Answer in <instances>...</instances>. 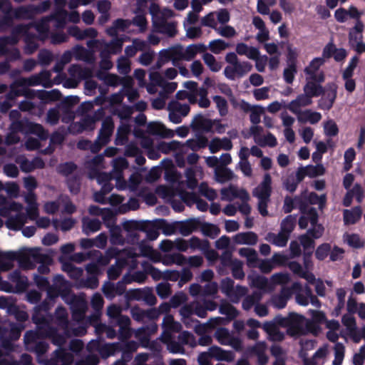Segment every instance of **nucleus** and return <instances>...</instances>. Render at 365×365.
<instances>
[{
    "label": "nucleus",
    "instance_id": "obj_1",
    "mask_svg": "<svg viewBox=\"0 0 365 365\" xmlns=\"http://www.w3.org/2000/svg\"><path fill=\"white\" fill-rule=\"evenodd\" d=\"M50 310L48 302L43 301L34 309V313L32 316L33 322L36 324V331H28L24 334V343L29 341H34L36 339L50 338L52 342L59 346L66 343V338L70 337L71 334L75 336H82L86 333V329L83 327L74 328L69 334H66L64 330L63 334H58L56 329L52 327L46 318L45 314Z\"/></svg>",
    "mask_w": 365,
    "mask_h": 365
},
{
    "label": "nucleus",
    "instance_id": "obj_2",
    "mask_svg": "<svg viewBox=\"0 0 365 365\" xmlns=\"http://www.w3.org/2000/svg\"><path fill=\"white\" fill-rule=\"evenodd\" d=\"M61 93L57 89L51 91L34 90L24 88V112L40 117L43 113L46 101H58Z\"/></svg>",
    "mask_w": 365,
    "mask_h": 365
},
{
    "label": "nucleus",
    "instance_id": "obj_3",
    "mask_svg": "<svg viewBox=\"0 0 365 365\" xmlns=\"http://www.w3.org/2000/svg\"><path fill=\"white\" fill-rule=\"evenodd\" d=\"M55 8L48 16L42 18L36 24V29L40 33L46 34L48 31L63 29L66 24L68 11L64 9L66 0H54Z\"/></svg>",
    "mask_w": 365,
    "mask_h": 365
},
{
    "label": "nucleus",
    "instance_id": "obj_4",
    "mask_svg": "<svg viewBox=\"0 0 365 365\" xmlns=\"http://www.w3.org/2000/svg\"><path fill=\"white\" fill-rule=\"evenodd\" d=\"M139 347V344L135 341L127 342L108 343L99 348V354L103 359L121 354V358L118 359L113 365H126L133 358V354Z\"/></svg>",
    "mask_w": 365,
    "mask_h": 365
},
{
    "label": "nucleus",
    "instance_id": "obj_5",
    "mask_svg": "<svg viewBox=\"0 0 365 365\" xmlns=\"http://www.w3.org/2000/svg\"><path fill=\"white\" fill-rule=\"evenodd\" d=\"M38 339L34 341H29L27 343H24V345L29 346L30 342H35L34 346L33 347L34 351L37 354L38 361L41 364L45 365H72L73 362V356L71 353L68 352L65 349H57L53 351V356L50 359L43 360L41 358L47 351L48 345L47 343L43 341H36Z\"/></svg>",
    "mask_w": 365,
    "mask_h": 365
},
{
    "label": "nucleus",
    "instance_id": "obj_6",
    "mask_svg": "<svg viewBox=\"0 0 365 365\" xmlns=\"http://www.w3.org/2000/svg\"><path fill=\"white\" fill-rule=\"evenodd\" d=\"M107 315L110 319L109 323L118 327L120 342L128 341V339L133 334L130 319L128 316L122 315L121 308L116 304H112L107 308Z\"/></svg>",
    "mask_w": 365,
    "mask_h": 365
},
{
    "label": "nucleus",
    "instance_id": "obj_7",
    "mask_svg": "<svg viewBox=\"0 0 365 365\" xmlns=\"http://www.w3.org/2000/svg\"><path fill=\"white\" fill-rule=\"evenodd\" d=\"M228 65L224 69L225 76L234 81L247 75L252 69V65L249 61H240L234 52L227 53L225 57Z\"/></svg>",
    "mask_w": 365,
    "mask_h": 365
},
{
    "label": "nucleus",
    "instance_id": "obj_8",
    "mask_svg": "<svg viewBox=\"0 0 365 365\" xmlns=\"http://www.w3.org/2000/svg\"><path fill=\"white\" fill-rule=\"evenodd\" d=\"M138 254L131 249H124L119 257L117 258L115 264L111 265L108 271V277L110 280L116 279L122 273L123 268L130 262V267L135 269L137 267L136 258Z\"/></svg>",
    "mask_w": 365,
    "mask_h": 365
},
{
    "label": "nucleus",
    "instance_id": "obj_9",
    "mask_svg": "<svg viewBox=\"0 0 365 365\" xmlns=\"http://www.w3.org/2000/svg\"><path fill=\"white\" fill-rule=\"evenodd\" d=\"M37 187V182L32 176L24 177V187L27 190L26 195L24 194V202L27 203L26 208V215L31 220H35L38 216V203L36 196L34 190Z\"/></svg>",
    "mask_w": 365,
    "mask_h": 365
},
{
    "label": "nucleus",
    "instance_id": "obj_10",
    "mask_svg": "<svg viewBox=\"0 0 365 365\" xmlns=\"http://www.w3.org/2000/svg\"><path fill=\"white\" fill-rule=\"evenodd\" d=\"M0 11L4 14L0 19V32H4L11 27L14 19H23V6H19L14 11L10 2L0 1Z\"/></svg>",
    "mask_w": 365,
    "mask_h": 365
},
{
    "label": "nucleus",
    "instance_id": "obj_11",
    "mask_svg": "<svg viewBox=\"0 0 365 365\" xmlns=\"http://www.w3.org/2000/svg\"><path fill=\"white\" fill-rule=\"evenodd\" d=\"M314 322L307 319L304 316L290 313V323L287 333L294 336L305 335L312 330Z\"/></svg>",
    "mask_w": 365,
    "mask_h": 365
},
{
    "label": "nucleus",
    "instance_id": "obj_12",
    "mask_svg": "<svg viewBox=\"0 0 365 365\" xmlns=\"http://www.w3.org/2000/svg\"><path fill=\"white\" fill-rule=\"evenodd\" d=\"M302 285L299 282H294L290 287H283L280 292L272 295L270 304L278 309L286 307L287 301L291 298L294 291H300Z\"/></svg>",
    "mask_w": 365,
    "mask_h": 365
},
{
    "label": "nucleus",
    "instance_id": "obj_13",
    "mask_svg": "<svg viewBox=\"0 0 365 365\" xmlns=\"http://www.w3.org/2000/svg\"><path fill=\"white\" fill-rule=\"evenodd\" d=\"M123 227L125 230L131 233L134 232H138L139 234L140 232H145V239L149 240H156L160 235L157 228L145 222L128 221L124 223Z\"/></svg>",
    "mask_w": 365,
    "mask_h": 365
},
{
    "label": "nucleus",
    "instance_id": "obj_14",
    "mask_svg": "<svg viewBox=\"0 0 365 365\" xmlns=\"http://www.w3.org/2000/svg\"><path fill=\"white\" fill-rule=\"evenodd\" d=\"M114 123L111 117H106L102 122L98 137L95 140L94 151H100L110 140L113 133Z\"/></svg>",
    "mask_w": 365,
    "mask_h": 365
},
{
    "label": "nucleus",
    "instance_id": "obj_15",
    "mask_svg": "<svg viewBox=\"0 0 365 365\" xmlns=\"http://www.w3.org/2000/svg\"><path fill=\"white\" fill-rule=\"evenodd\" d=\"M18 262L19 269H23V247L19 249L18 252H0V270L6 272L11 269L14 262Z\"/></svg>",
    "mask_w": 365,
    "mask_h": 365
},
{
    "label": "nucleus",
    "instance_id": "obj_16",
    "mask_svg": "<svg viewBox=\"0 0 365 365\" xmlns=\"http://www.w3.org/2000/svg\"><path fill=\"white\" fill-rule=\"evenodd\" d=\"M185 88L188 90V93L194 94L196 98H198L197 104L200 108H207L210 106V101L207 98L208 91L205 87H198L195 81H188L183 83Z\"/></svg>",
    "mask_w": 365,
    "mask_h": 365
},
{
    "label": "nucleus",
    "instance_id": "obj_17",
    "mask_svg": "<svg viewBox=\"0 0 365 365\" xmlns=\"http://www.w3.org/2000/svg\"><path fill=\"white\" fill-rule=\"evenodd\" d=\"M68 289L67 282L62 275H56L53 279V283L48 289V299L44 301L48 302L50 309L53 306L56 298Z\"/></svg>",
    "mask_w": 365,
    "mask_h": 365
},
{
    "label": "nucleus",
    "instance_id": "obj_18",
    "mask_svg": "<svg viewBox=\"0 0 365 365\" xmlns=\"http://www.w3.org/2000/svg\"><path fill=\"white\" fill-rule=\"evenodd\" d=\"M154 31L163 34L168 38H173L178 34V22L168 21L165 18H160L153 21Z\"/></svg>",
    "mask_w": 365,
    "mask_h": 365
},
{
    "label": "nucleus",
    "instance_id": "obj_19",
    "mask_svg": "<svg viewBox=\"0 0 365 365\" xmlns=\"http://www.w3.org/2000/svg\"><path fill=\"white\" fill-rule=\"evenodd\" d=\"M128 294L130 299L143 301L149 306H153L157 303V298L151 287H145L143 289H131Z\"/></svg>",
    "mask_w": 365,
    "mask_h": 365
},
{
    "label": "nucleus",
    "instance_id": "obj_20",
    "mask_svg": "<svg viewBox=\"0 0 365 365\" xmlns=\"http://www.w3.org/2000/svg\"><path fill=\"white\" fill-rule=\"evenodd\" d=\"M38 23V21L29 24H24V43L26 45L24 46V53L31 54L34 53L37 48L38 47V36L36 34L33 35L31 38H29L30 34V30L34 29L36 31L38 32V34L47 36L48 33L51 31H48L46 34L40 33L36 29V24Z\"/></svg>",
    "mask_w": 365,
    "mask_h": 365
},
{
    "label": "nucleus",
    "instance_id": "obj_21",
    "mask_svg": "<svg viewBox=\"0 0 365 365\" xmlns=\"http://www.w3.org/2000/svg\"><path fill=\"white\" fill-rule=\"evenodd\" d=\"M101 290L105 297L110 300L116 296L123 294L126 290L125 277L117 283H113L110 281L106 282L102 286Z\"/></svg>",
    "mask_w": 365,
    "mask_h": 365
},
{
    "label": "nucleus",
    "instance_id": "obj_22",
    "mask_svg": "<svg viewBox=\"0 0 365 365\" xmlns=\"http://www.w3.org/2000/svg\"><path fill=\"white\" fill-rule=\"evenodd\" d=\"M325 61L323 58H314L304 68V73L307 75L306 78L315 80L318 83H323L325 80L323 71H319V68L324 63Z\"/></svg>",
    "mask_w": 365,
    "mask_h": 365
},
{
    "label": "nucleus",
    "instance_id": "obj_23",
    "mask_svg": "<svg viewBox=\"0 0 365 365\" xmlns=\"http://www.w3.org/2000/svg\"><path fill=\"white\" fill-rule=\"evenodd\" d=\"M68 303L71 305L73 319L76 322L82 321L85 317L87 309V302L86 300L73 294L69 297Z\"/></svg>",
    "mask_w": 365,
    "mask_h": 365
},
{
    "label": "nucleus",
    "instance_id": "obj_24",
    "mask_svg": "<svg viewBox=\"0 0 365 365\" xmlns=\"http://www.w3.org/2000/svg\"><path fill=\"white\" fill-rule=\"evenodd\" d=\"M17 35H23V23L19 24L12 31L10 36L0 37V55L6 56L9 53L8 46L16 45L18 41Z\"/></svg>",
    "mask_w": 365,
    "mask_h": 365
},
{
    "label": "nucleus",
    "instance_id": "obj_25",
    "mask_svg": "<svg viewBox=\"0 0 365 365\" xmlns=\"http://www.w3.org/2000/svg\"><path fill=\"white\" fill-rule=\"evenodd\" d=\"M51 76V73L50 71H43L29 78H24V88H29V86L38 85H41L45 88H50L53 86Z\"/></svg>",
    "mask_w": 365,
    "mask_h": 365
},
{
    "label": "nucleus",
    "instance_id": "obj_26",
    "mask_svg": "<svg viewBox=\"0 0 365 365\" xmlns=\"http://www.w3.org/2000/svg\"><path fill=\"white\" fill-rule=\"evenodd\" d=\"M47 256L41 252L40 249L24 247V269H33L36 264L45 262Z\"/></svg>",
    "mask_w": 365,
    "mask_h": 365
},
{
    "label": "nucleus",
    "instance_id": "obj_27",
    "mask_svg": "<svg viewBox=\"0 0 365 365\" xmlns=\"http://www.w3.org/2000/svg\"><path fill=\"white\" fill-rule=\"evenodd\" d=\"M336 86L334 83H329L327 85L324 93L318 101V107L320 109L329 110H330L336 98Z\"/></svg>",
    "mask_w": 365,
    "mask_h": 365
},
{
    "label": "nucleus",
    "instance_id": "obj_28",
    "mask_svg": "<svg viewBox=\"0 0 365 365\" xmlns=\"http://www.w3.org/2000/svg\"><path fill=\"white\" fill-rule=\"evenodd\" d=\"M216 120H212L211 119L205 118L202 114H197L190 123V128L194 131H202L205 133H210L212 131V127L215 125Z\"/></svg>",
    "mask_w": 365,
    "mask_h": 365
},
{
    "label": "nucleus",
    "instance_id": "obj_29",
    "mask_svg": "<svg viewBox=\"0 0 365 365\" xmlns=\"http://www.w3.org/2000/svg\"><path fill=\"white\" fill-rule=\"evenodd\" d=\"M130 241L133 244H138L139 249L140 251V255L144 257H148L152 259L154 262H158V259H155L154 255L155 253L151 246L147 244L145 239L140 240V235L138 232H130Z\"/></svg>",
    "mask_w": 365,
    "mask_h": 365
},
{
    "label": "nucleus",
    "instance_id": "obj_30",
    "mask_svg": "<svg viewBox=\"0 0 365 365\" xmlns=\"http://www.w3.org/2000/svg\"><path fill=\"white\" fill-rule=\"evenodd\" d=\"M312 99L309 96L304 93L299 94L292 100L289 103L284 105V108L296 114L302 110V108L309 106L312 103Z\"/></svg>",
    "mask_w": 365,
    "mask_h": 365
},
{
    "label": "nucleus",
    "instance_id": "obj_31",
    "mask_svg": "<svg viewBox=\"0 0 365 365\" xmlns=\"http://www.w3.org/2000/svg\"><path fill=\"white\" fill-rule=\"evenodd\" d=\"M272 178L269 174L267 173L263 178L261 183L255 188L253 195L257 199H270L272 192Z\"/></svg>",
    "mask_w": 365,
    "mask_h": 365
},
{
    "label": "nucleus",
    "instance_id": "obj_32",
    "mask_svg": "<svg viewBox=\"0 0 365 365\" xmlns=\"http://www.w3.org/2000/svg\"><path fill=\"white\" fill-rule=\"evenodd\" d=\"M96 127V122L91 115L83 116L80 121L73 123L70 126V130L73 133H82L84 130H93Z\"/></svg>",
    "mask_w": 365,
    "mask_h": 365
},
{
    "label": "nucleus",
    "instance_id": "obj_33",
    "mask_svg": "<svg viewBox=\"0 0 365 365\" xmlns=\"http://www.w3.org/2000/svg\"><path fill=\"white\" fill-rule=\"evenodd\" d=\"M183 51L184 48L180 45L175 47H172L168 50H165L164 52L160 53V57L161 58H165V61L171 60L173 61V66H178L180 61L185 60V54Z\"/></svg>",
    "mask_w": 365,
    "mask_h": 365
},
{
    "label": "nucleus",
    "instance_id": "obj_34",
    "mask_svg": "<svg viewBox=\"0 0 365 365\" xmlns=\"http://www.w3.org/2000/svg\"><path fill=\"white\" fill-rule=\"evenodd\" d=\"M148 133L153 135H159L163 138H171L175 135L174 130L167 128L166 126L159 122L150 123L147 126Z\"/></svg>",
    "mask_w": 365,
    "mask_h": 365
},
{
    "label": "nucleus",
    "instance_id": "obj_35",
    "mask_svg": "<svg viewBox=\"0 0 365 365\" xmlns=\"http://www.w3.org/2000/svg\"><path fill=\"white\" fill-rule=\"evenodd\" d=\"M200 225L197 218H190L185 221L177 222L178 232L183 236H188L197 230Z\"/></svg>",
    "mask_w": 365,
    "mask_h": 365
},
{
    "label": "nucleus",
    "instance_id": "obj_36",
    "mask_svg": "<svg viewBox=\"0 0 365 365\" xmlns=\"http://www.w3.org/2000/svg\"><path fill=\"white\" fill-rule=\"evenodd\" d=\"M68 34L74 37L76 39L80 41L86 38H94L98 35V31L94 28H87L81 30L77 26H71L68 28Z\"/></svg>",
    "mask_w": 365,
    "mask_h": 365
},
{
    "label": "nucleus",
    "instance_id": "obj_37",
    "mask_svg": "<svg viewBox=\"0 0 365 365\" xmlns=\"http://www.w3.org/2000/svg\"><path fill=\"white\" fill-rule=\"evenodd\" d=\"M24 133L36 135L41 140H46L48 137V131L41 124L26 119H24Z\"/></svg>",
    "mask_w": 365,
    "mask_h": 365
},
{
    "label": "nucleus",
    "instance_id": "obj_38",
    "mask_svg": "<svg viewBox=\"0 0 365 365\" xmlns=\"http://www.w3.org/2000/svg\"><path fill=\"white\" fill-rule=\"evenodd\" d=\"M307 83L304 86V93L310 96L312 99L313 97H318L324 93V88L320 85L315 80L311 78H306Z\"/></svg>",
    "mask_w": 365,
    "mask_h": 365
},
{
    "label": "nucleus",
    "instance_id": "obj_39",
    "mask_svg": "<svg viewBox=\"0 0 365 365\" xmlns=\"http://www.w3.org/2000/svg\"><path fill=\"white\" fill-rule=\"evenodd\" d=\"M262 328L272 341H281L284 339V334L279 330L278 326L273 322H264Z\"/></svg>",
    "mask_w": 365,
    "mask_h": 365
},
{
    "label": "nucleus",
    "instance_id": "obj_40",
    "mask_svg": "<svg viewBox=\"0 0 365 365\" xmlns=\"http://www.w3.org/2000/svg\"><path fill=\"white\" fill-rule=\"evenodd\" d=\"M295 115H297V120L301 123L309 122L311 124H316L322 119L320 113L312 111L309 109L300 111Z\"/></svg>",
    "mask_w": 365,
    "mask_h": 365
},
{
    "label": "nucleus",
    "instance_id": "obj_41",
    "mask_svg": "<svg viewBox=\"0 0 365 365\" xmlns=\"http://www.w3.org/2000/svg\"><path fill=\"white\" fill-rule=\"evenodd\" d=\"M209 349L211 357L217 361L231 362L235 359V354L232 351H225L217 346H212Z\"/></svg>",
    "mask_w": 365,
    "mask_h": 365
},
{
    "label": "nucleus",
    "instance_id": "obj_42",
    "mask_svg": "<svg viewBox=\"0 0 365 365\" xmlns=\"http://www.w3.org/2000/svg\"><path fill=\"white\" fill-rule=\"evenodd\" d=\"M55 323L62 329L66 334H69V323L68 313L63 307H58L55 312Z\"/></svg>",
    "mask_w": 365,
    "mask_h": 365
},
{
    "label": "nucleus",
    "instance_id": "obj_43",
    "mask_svg": "<svg viewBox=\"0 0 365 365\" xmlns=\"http://www.w3.org/2000/svg\"><path fill=\"white\" fill-rule=\"evenodd\" d=\"M101 228V222L96 218L83 217L82 219V230L84 234L89 235Z\"/></svg>",
    "mask_w": 365,
    "mask_h": 365
},
{
    "label": "nucleus",
    "instance_id": "obj_44",
    "mask_svg": "<svg viewBox=\"0 0 365 365\" xmlns=\"http://www.w3.org/2000/svg\"><path fill=\"white\" fill-rule=\"evenodd\" d=\"M364 26L361 20L356 21L355 26L349 32V45H354L363 40V31Z\"/></svg>",
    "mask_w": 365,
    "mask_h": 365
},
{
    "label": "nucleus",
    "instance_id": "obj_45",
    "mask_svg": "<svg viewBox=\"0 0 365 365\" xmlns=\"http://www.w3.org/2000/svg\"><path fill=\"white\" fill-rule=\"evenodd\" d=\"M233 240L238 245H255L257 242L258 237L253 232H240L234 237Z\"/></svg>",
    "mask_w": 365,
    "mask_h": 365
},
{
    "label": "nucleus",
    "instance_id": "obj_46",
    "mask_svg": "<svg viewBox=\"0 0 365 365\" xmlns=\"http://www.w3.org/2000/svg\"><path fill=\"white\" fill-rule=\"evenodd\" d=\"M219 258L220 264L218 267V272L221 275L227 274L228 272L226 269L230 268L234 264L235 259H232V252L229 250L224 251Z\"/></svg>",
    "mask_w": 365,
    "mask_h": 365
},
{
    "label": "nucleus",
    "instance_id": "obj_47",
    "mask_svg": "<svg viewBox=\"0 0 365 365\" xmlns=\"http://www.w3.org/2000/svg\"><path fill=\"white\" fill-rule=\"evenodd\" d=\"M207 49V46L203 43L190 44L184 48L185 61H189L192 60L197 53H205Z\"/></svg>",
    "mask_w": 365,
    "mask_h": 365
},
{
    "label": "nucleus",
    "instance_id": "obj_48",
    "mask_svg": "<svg viewBox=\"0 0 365 365\" xmlns=\"http://www.w3.org/2000/svg\"><path fill=\"white\" fill-rule=\"evenodd\" d=\"M362 210L361 207L356 206L352 210H344V222L345 225H354L361 218Z\"/></svg>",
    "mask_w": 365,
    "mask_h": 365
},
{
    "label": "nucleus",
    "instance_id": "obj_49",
    "mask_svg": "<svg viewBox=\"0 0 365 365\" xmlns=\"http://www.w3.org/2000/svg\"><path fill=\"white\" fill-rule=\"evenodd\" d=\"M289 238V235L282 230L278 234L269 232L265 237L267 241L282 247L286 246Z\"/></svg>",
    "mask_w": 365,
    "mask_h": 365
},
{
    "label": "nucleus",
    "instance_id": "obj_50",
    "mask_svg": "<svg viewBox=\"0 0 365 365\" xmlns=\"http://www.w3.org/2000/svg\"><path fill=\"white\" fill-rule=\"evenodd\" d=\"M114 327H118V326H113L110 324V325H106L105 324L99 323L96 326V332L99 336H103L104 334L108 339H114L116 336L119 339L118 331H116Z\"/></svg>",
    "mask_w": 365,
    "mask_h": 365
},
{
    "label": "nucleus",
    "instance_id": "obj_51",
    "mask_svg": "<svg viewBox=\"0 0 365 365\" xmlns=\"http://www.w3.org/2000/svg\"><path fill=\"white\" fill-rule=\"evenodd\" d=\"M128 167V163L124 158H118L113 160V170L111 173L116 180H120L122 178V172Z\"/></svg>",
    "mask_w": 365,
    "mask_h": 365
},
{
    "label": "nucleus",
    "instance_id": "obj_52",
    "mask_svg": "<svg viewBox=\"0 0 365 365\" xmlns=\"http://www.w3.org/2000/svg\"><path fill=\"white\" fill-rule=\"evenodd\" d=\"M238 252L241 257L247 259L249 267H255L257 265L258 255L256 250L250 247H242L239 250Z\"/></svg>",
    "mask_w": 365,
    "mask_h": 365
},
{
    "label": "nucleus",
    "instance_id": "obj_53",
    "mask_svg": "<svg viewBox=\"0 0 365 365\" xmlns=\"http://www.w3.org/2000/svg\"><path fill=\"white\" fill-rule=\"evenodd\" d=\"M185 148L180 142L172 140L170 142H162L159 144V149L162 153L168 154L171 151L182 152Z\"/></svg>",
    "mask_w": 365,
    "mask_h": 365
},
{
    "label": "nucleus",
    "instance_id": "obj_54",
    "mask_svg": "<svg viewBox=\"0 0 365 365\" xmlns=\"http://www.w3.org/2000/svg\"><path fill=\"white\" fill-rule=\"evenodd\" d=\"M162 261L167 266L173 264L183 265L187 263V257L180 253H173L165 255Z\"/></svg>",
    "mask_w": 365,
    "mask_h": 365
},
{
    "label": "nucleus",
    "instance_id": "obj_55",
    "mask_svg": "<svg viewBox=\"0 0 365 365\" xmlns=\"http://www.w3.org/2000/svg\"><path fill=\"white\" fill-rule=\"evenodd\" d=\"M68 73L71 76L79 79H85L91 75L90 69L77 64L71 65L68 69Z\"/></svg>",
    "mask_w": 365,
    "mask_h": 365
},
{
    "label": "nucleus",
    "instance_id": "obj_56",
    "mask_svg": "<svg viewBox=\"0 0 365 365\" xmlns=\"http://www.w3.org/2000/svg\"><path fill=\"white\" fill-rule=\"evenodd\" d=\"M262 299V292L255 291L250 295H247L242 301V308L245 310H250L253 306H255Z\"/></svg>",
    "mask_w": 365,
    "mask_h": 365
},
{
    "label": "nucleus",
    "instance_id": "obj_57",
    "mask_svg": "<svg viewBox=\"0 0 365 365\" xmlns=\"http://www.w3.org/2000/svg\"><path fill=\"white\" fill-rule=\"evenodd\" d=\"M168 110H173L180 115L185 117L190 110V106L187 103H181L178 101H172L168 105Z\"/></svg>",
    "mask_w": 365,
    "mask_h": 365
},
{
    "label": "nucleus",
    "instance_id": "obj_58",
    "mask_svg": "<svg viewBox=\"0 0 365 365\" xmlns=\"http://www.w3.org/2000/svg\"><path fill=\"white\" fill-rule=\"evenodd\" d=\"M199 227L204 235L212 239L215 238L220 232V230L217 225L208 222H200Z\"/></svg>",
    "mask_w": 365,
    "mask_h": 365
},
{
    "label": "nucleus",
    "instance_id": "obj_59",
    "mask_svg": "<svg viewBox=\"0 0 365 365\" xmlns=\"http://www.w3.org/2000/svg\"><path fill=\"white\" fill-rule=\"evenodd\" d=\"M16 217H9L6 222V227L13 230H23V213L21 209Z\"/></svg>",
    "mask_w": 365,
    "mask_h": 365
},
{
    "label": "nucleus",
    "instance_id": "obj_60",
    "mask_svg": "<svg viewBox=\"0 0 365 365\" xmlns=\"http://www.w3.org/2000/svg\"><path fill=\"white\" fill-rule=\"evenodd\" d=\"M215 175L217 181L220 183L231 180L235 176L231 170L225 167L217 168L215 172Z\"/></svg>",
    "mask_w": 365,
    "mask_h": 365
},
{
    "label": "nucleus",
    "instance_id": "obj_61",
    "mask_svg": "<svg viewBox=\"0 0 365 365\" xmlns=\"http://www.w3.org/2000/svg\"><path fill=\"white\" fill-rule=\"evenodd\" d=\"M297 72V71L294 59H289L288 66L283 72V77L286 83L289 84L292 83Z\"/></svg>",
    "mask_w": 365,
    "mask_h": 365
},
{
    "label": "nucleus",
    "instance_id": "obj_62",
    "mask_svg": "<svg viewBox=\"0 0 365 365\" xmlns=\"http://www.w3.org/2000/svg\"><path fill=\"white\" fill-rule=\"evenodd\" d=\"M61 118V106L58 105L48 109L46 113V121L51 125H56Z\"/></svg>",
    "mask_w": 365,
    "mask_h": 365
},
{
    "label": "nucleus",
    "instance_id": "obj_63",
    "mask_svg": "<svg viewBox=\"0 0 365 365\" xmlns=\"http://www.w3.org/2000/svg\"><path fill=\"white\" fill-rule=\"evenodd\" d=\"M45 165L43 160L39 157H35L31 160L24 158V172H31L37 168H43Z\"/></svg>",
    "mask_w": 365,
    "mask_h": 365
},
{
    "label": "nucleus",
    "instance_id": "obj_64",
    "mask_svg": "<svg viewBox=\"0 0 365 365\" xmlns=\"http://www.w3.org/2000/svg\"><path fill=\"white\" fill-rule=\"evenodd\" d=\"M189 247L192 250H199L202 252L204 250L210 247V242L193 236L189 240Z\"/></svg>",
    "mask_w": 365,
    "mask_h": 365
}]
</instances>
